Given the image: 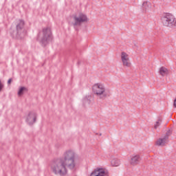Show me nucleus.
I'll use <instances>...</instances> for the list:
<instances>
[{
  "instance_id": "nucleus-1",
  "label": "nucleus",
  "mask_w": 176,
  "mask_h": 176,
  "mask_svg": "<svg viewBox=\"0 0 176 176\" xmlns=\"http://www.w3.org/2000/svg\"><path fill=\"white\" fill-rule=\"evenodd\" d=\"M76 153L74 151H66L61 157L54 160L51 162L50 167L52 171L56 175H67V167L69 170H76Z\"/></svg>"
},
{
  "instance_id": "nucleus-2",
  "label": "nucleus",
  "mask_w": 176,
  "mask_h": 176,
  "mask_svg": "<svg viewBox=\"0 0 176 176\" xmlns=\"http://www.w3.org/2000/svg\"><path fill=\"white\" fill-rule=\"evenodd\" d=\"M37 41L41 43L42 46H46L52 41V30L50 28H44L37 36Z\"/></svg>"
},
{
  "instance_id": "nucleus-3",
  "label": "nucleus",
  "mask_w": 176,
  "mask_h": 176,
  "mask_svg": "<svg viewBox=\"0 0 176 176\" xmlns=\"http://www.w3.org/2000/svg\"><path fill=\"white\" fill-rule=\"evenodd\" d=\"M25 25V22L24 21L19 19L16 24V32H15V38L17 39H22L25 36V28H24Z\"/></svg>"
},
{
  "instance_id": "nucleus-4",
  "label": "nucleus",
  "mask_w": 176,
  "mask_h": 176,
  "mask_svg": "<svg viewBox=\"0 0 176 176\" xmlns=\"http://www.w3.org/2000/svg\"><path fill=\"white\" fill-rule=\"evenodd\" d=\"M162 24L164 27H169V28H174V21H175V17L168 13H166L161 16Z\"/></svg>"
},
{
  "instance_id": "nucleus-5",
  "label": "nucleus",
  "mask_w": 176,
  "mask_h": 176,
  "mask_svg": "<svg viewBox=\"0 0 176 176\" xmlns=\"http://www.w3.org/2000/svg\"><path fill=\"white\" fill-rule=\"evenodd\" d=\"M93 93H94L98 97H100L101 100H105L107 98V94H105V87L102 84H95L92 87Z\"/></svg>"
},
{
  "instance_id": "nucleus-6",
  "label": "nucleus",
  "mask_w": 176,
  "mask_h": 176,
  "mask_svg": "<svg viewBox=\"0 0 176 176\" xmlns=\"http://www.w3.org/2000/svg\"><path fill=\"white\" fill-rule=\"evenodd\" d=\"M74 22L72 23V25L75 28V30H78V27H80L82 23L87 21V16L83 13L79 14L78 16L74 15L73 16Z\"/></svg>"
},
{
  "instance_id": "nucleus-7",
  "label": "nucleus",
  "mask_w": 176,
  "mask_h": 176,
  "mask_svg": "<svg viewBox=\"0 0 176 176\" xmlns=\"http://www.w3.org/2000/svg\"><path fill=\"white\" fill-rule=\"evenodd\" d=\"M171 134V130H168L164 135L156 141L155 145H157L158 146H166V144H168V138Z\"/></svg>"
},
{
  "instance_id": "nucleus-8",
  "label": "nucleus",
  "mask_w": 176,
  "mask_h": 176,
  "mask_svg": "<svg viewBox=\"0 0 176 176\" xmlns=\"http://www.w3.org/2000/svg\"><path fill=\"white\" fill-rule=\"evenodd\" d=\"M38 118V114L35 111H30L25 118V122L29 124V126H32L36 122V118Z\"/></svg>"
},
{
  "instance_id": "nucleus-9",
  "label": "nucleus",
  "mask_w": 176,
  "mask_h": 176,
  "mask_svg": "<svg viewBox=\"0 0 176 176\" xmlns=\"http://www.w3.org/2000/svg\"><path fill=\"white\" fill-rule=\"evenodd\" d=\"M90 176H109V172L104 168L98 167L91 172Z\"/></svg>"
},
{
  "instance_id": "nucleus-10",
  "label": "nucleus",
  "mask_w": 176,
  "mask_h": 176,
  "mask_svg": "<svg viewBox=\"0 0 176 176\" xmlns=\"http://www.w3.org/2000/svg\"><path fill=\"white\" fill-rule=\"evenodd\" d=\"M121 60L122 61V64L124 67H131V63H130V58H129V54L126 52H123L121 53Z\"/></svg>"
},
{
  "instance_id": "nucleus-11",
  "label": "nucleus",
  "mask_w": 176,
  "mask_h": 176,
  "mask_svg": "<svg viewBox=\"0 0 176 176\" xmlns=\"http://www.w3.org/2000/svg\"><path fill=\"white\" fill-rule=\"evenodd\" d=\"M140 162H141V157L140 155H133L131 156L129 163L131 166H137V164H140Z\"/></svg>"
},
{
  "instance_id": "nucleus-12",
  "label": "nucleus",
  "mask_w": 176,
  "mask_h": 176,
  "mask_svg": "<svg viewBox=\"0 0 176 176\" xmlns=\"http://www.w3.org/2000/svg\"><path fill=\"white\" fill-rule=\"evenodd\" d=\"M151 3L148 1H145L142 3V10L144 13L146 12H149L151 10Z\"/></svg>"
},
{
  "instance_id": "nucleus-13",
  "label": "nucleus",
  "mask_w": 176,
  "mask_h": 176,
  "mask_svg": "<svg viewBox=\"0 0 176 176\" xmlns=\"http://www.w3.org/2000/svg\"><path fill=\"white\" fill-rule=\"evenodd\" d=\"M82 102L84 105H90V103L91 102V96H86L82 99Z\"/></svg>"
},
{
  "instance_id": "nucleus-14",
  "label": "nucleus",
  "mask_w": 176,
  "mask_h": 176,
  "mask_svg": "<svg viewBox=\"0 0 176 176\" xmlns=\"http://www.w3.org/2000/svg\"><path fill=\"white\" fill-rule=\"evenodd\" d=\"M160 74H161L162 76H166V75H168V69L164 67H162L160 68Z\"/></svg>"
},
{
  "instance_id": "nucleus-15",
  "label": "nucleus",
  "mask_w": 176,
  "mask_h": 176,
  "mask_svg": "<svg viewBox=\"0 0 176 176\" xmlns=\"http://www.w3.org/2000/svg\"><path fill=\"white\" fill-rule=\"evenodd\" d=\"M111 164L113 167H118L120 165V161L118 159H113Z\"/></svg>"
},
{
  "instance_id": "nucleus-16",
  "label": "nucleus",
  "mask_w": 176,
  "mask_h": 176,
  "mask_svg": "<svg viewBox=\"0 0 176 176\" xmlns=\"http://www.w3.org/2000/svg\"><path fill=\"white\" fill-rule=\"evenodd\" d=\"M24 91H27V89L25 87H21L18 91V96L19 97L23 96V94H24Z\"/></svg>"
},
{
  "instance_id": "nucleus-17",
  "label": "nucleus",
  "mask_w": 176,
  "mask_h": 176,
  "mask_svg": "<svg viewBox=\"0 0 176 176\" xmlns=\"http://www.w3.org/2000/svg\"><path fill=\"white\" fill-rule=\"evenodd\" d=\"M160 123H162V119L159 118L158 120L156 122L155 124L154 125V128L157 129L159 126H160Z\"/></svg>"
},
{
  "instance_id": "nucleus-18",
  "label": "nucleus",
  "mask_w": 176,
  "mask_h": 176,
  "mask_svg": "<svg viewBox=\"0 0 176 176\" xmlns=\"http://www.w3.org/2000/svg\"><path fill=\"white\" fill-rule=\"evenodd\" d=\"M5 87V85L3 83H2V81L0 80V91L3 90V89Z\"/></svg>"
},
{
  "instance_id": "nucleus-19",
  "label": "nucleus",
  "mask_w": 176,
  "mask_h": 176,
  "mask_svg": "<svg viewBox=\"0 0 176 176\" xmlns=\"http://www.w3.org/2000/svg\"><path fill=\"white\" fill-rule=\"evenodd\" d=\"M10 83H12V78H10V79L8 80V85H10Z\"/></svg>"
},
{
  "instance_id": "nucleus-20",
  "label": "nucleus",
  "mask_w": 176,
  "mask_h": 176,
  "mask_svg": "<svg viewBox=\"0 0 176 176\" xmlns=\"http://www.w3.org/2000/svg\"><path fill=\"white\" fill-rule=\"evenodd\" d=\"M100 135H101V133L100 134Z\"/></svg>"
}]
</instances>
